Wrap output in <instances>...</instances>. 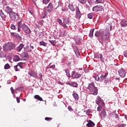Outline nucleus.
Wrapping results in <instances>:
<instances>
[{
	"label": "nucleus",
	"mask_w": 127,
	"mask_h": 127,
	"mask_svg": "<svg viewBox=\"0 0 127 127\" xmlns=\"http://www.w3.org/2000/svg\"><path fill=\"white\" fill-rule=\"evenodd\" d=\"M62 10L63 11H64V12H65V11H67V9H66V8H65V7H63L62 8Z\"/></svg>",
	"instance_id": "obj_54"
},
{
	"label": "nucleus",
	"mask_w": 127,
	"mask_h": 127,
	"mask_svg": "<svg viewBox=\"0 0 127 127\" xmlns=\"http://www.w3.org/2000/svg\"><path fill=\"white\" fill-rule=\"evenodd\" d=\"M23 47H24V45L23 44H20L19 46L16 48V51L18 52H20V51L22 50Z\"/></svg>",
	"instance_id": "obj_17"
},
{
	"label": "nucleus",
	"mask_w": 127,
	"mask_h": 127,
	"mask_svg": "<svg viewBox=\"0 0 127 127\" xmlns=\"http://www.w3.org/2000/svg\"><path fill=\"white\" fill-rule=\"evenodd\" d=\"M10 18L13 21H17L19 20V16L14 12L11 13L9 15Z\"/></svg>",
	"instance_id": "obj_4"
},
{
	"label": "nucleus",
	"mask_w": 127,
	"mask_h": 127,
	"mask_svg": "<svg viewBox=\"0 0 127 127\" xmlns=\"http://www.w3.org/2000/svg\"><path fill=\"white\" fill-rule=\"evenodd\" d=\"M68 111H71L73 110V109H72V108L71 107H68Z\"/></svg>",
	"instance_id": "obj_64"
},
{
	"label": "nucleus",
	"mask_w": 127,
	"mask_h": 127,
	"mask_svg": "<svg viewBox=\"0 0 127 127\" xmlns=\"http://www.w3.org/2000/svg\"><path fill=\"white\" fill-rule=\"evenodd\" d=\"M80 42V40H75V43L76 44H78V43H79Z\"/></svg>",
	"instance_id": "obj_60"
},
{
	"label": "nucleus",
	"mask_w": 127,
	"mask_h": 127,
	"mask_svg": "<svg viewBox=\"0 0 127 127\" xmlns=\"http://www.w3.org/2000/svg\"><path fill=\"white\" fill-rule=\"evenodd\" d=\"M57 21L60 24H62V20H61V19L58 18L57 19Z\"/></svg>",
	"instance_id": "obj_47"
},
{
	"label": "nucleus",
	"mask_w": 127,
	"mask_h": 127,
	"mask_svg": "<svg viewBox=\"0 0 127 127\" xmlns=\"http://www.w3.org/2000/svg\"><path fill=\"white\" fill-rule=\"evenodd\" d=\"M23 63H19L17 64V66H19L21 69H22L23 68Z\"/></svg>",
	"instance_id": "obj_34"
},
{
	"label": "nucleus",
	"mask_w": 127,
	"mask_h": 127,
	"mask_svg": "<svg viewBox=\"0 0 127 127\" xmlns=\"http://www.w3.org/2000/svg\"><path fill=\"white\" fill-rule=\"evenodd\" d=\"M10 90L12 94L13 95V94H14V91H13V87H11Z\"/></svg>",
	"instance_id": "obj_53"
},
{
	"label": "nucleus",
	"mask_w": 127,
	"mask_h": 127,
	"mask_svg": "<svg viewBox=\"0 0 127 127\" xmlns=\"http://www.w3.org/2000/svg\"><path fill=\"white\" fill-rule=\"evenodd\" d=\"M16 45L13 43H7L3 46V49H7L8 50H13L16 47Z\"/></svg>",
	"instance_id": "obj_3"
},
{
	"label": "nucleus",
	"mask_w": 127,
	"mask_h": 127,
	"mask_svg": "<svg viewBox=\"0 0 127 127\" xmlns=\"http://www.w3.org/2000/svg\"><path fill=\"white\" fill-rule=\"evenodd\" d=\"M58 84H60V85H64L63 82L61 81H58Z\"/></svg>",
	"instance_id": "obj_62"
},
{
	"label": "nucleus",
	"mask_w": 127,
	"mask_h": 127,
	"mask_svg": "<svg viewBox=\"0 0 127 127\" xmlns=\"http://www.w3.org/2000/svg\"><path fill=\"white\" fill-rule=\"evenodd\" d=\"M17 66H18V65H16L14 66V69L15 71H18V68H17Z\"/></svg>",
	"instance_id": "obj_49"
},
{
	"label": "nucleus",
	"mask_w": 127,
	"mask_h": 127,
	"mask_svg": "<svg viewBox=\"0 0 127 127\" xmlns=\"http://www.w3.org/2000/svg\"><path fill=\"white\" fill-rule=\"evenodd\" d=\"M124 56L125 57H126V58H127V51L124 52Z\"/></svg>",
	"instance_id": "obj_57"
},
{
	"label": "nucleus",
	"mask_w": 127,
	"mask_h": 127,
	"mask_svg": "<svg viewBox=\"0 0 127 127\" xmlns=\"http://www.w3.org/2000/svg\"><path fill=\"white\" fill-rule=\"evenodd\" d=\"M97 111L98 112H101V111H102V106H99L98 108H97Z\"/></svg>",
	"instance_id": "obj_45"
},
{
	"label": "nucleus",
	"mask_w": 127,
	"mask_h": 127,
	"mask_svg": "<svg viewBox=\"0 0 127 127\" xmlns=\"http://www.w3.org/2000/svg\"><path fill=\"white\" fill-rule=\"evenodd\" d=\"M49 42L52 44L53 46H55V44H56V43L55 42V40H49Z\"/></svg>",
	"instance_id": "obj_33"
},
{
	"label": "nucleus",
	"mask_w": 127,
	"mask_h": 127,
	"mask_svg": "<svg viewBox=\"0 0 127 127\" xmlns=\"http://www.w3.org/2000/svg\"><path fill=\"white\" fill-rule=\"evenodd\" d=\"M120 25L122 26V27H127V20L125 19H122L120 22Z\"/></svg>",
	"instance_id": "obj_13"
},
{
	"label": "nucleus",
	"mask_w": 127,
	"mask_h": 127,
	"mask_svg": "<svg viewBox=\"0 0 127 127\" xmlns=\"http://www.w3.org/2000/svg\"><path fill=\"white\" fill-rule=\"evenodd\" d=\"M94 30H95V28H93V29L90 30V33H89V37H91V38H92L93 36H94Z\"/></svg>",
	"instance_id": "obj_21"
},
{
	"label": "nucleus",
	"mask_w": 127,
	"mask_h": 127,
	"mask_svg": "<svg viewBox=\"0 0 127 127\" xmlns=\"http://www.w3.org/2000/svg\"><path fill=\"white\" fill-rule=\"evenodd\" d=\"M126 124H121V125L119 126L118 127H126Z\"/></svg>",
	"instance_id": "obj_55"
},
{
	"label": "nucleus",
	"mask_w": 127,
	"mask_h": 127,
	"mask_svg": "<svg viewBox=\"0 0 127 127\" xmlns=\"http://www.w3.org/2000/svg\"><path fill=\"white\" fill-rule=\"evenodd\" d=\"M102 55V54H97L95 55V58H100L101 56Z\"/></svg>",
	"instance_id": "obj_43"
},
{
	"label": "nucleus",
	"mask_w": 127,
	"mask_h": 127,
	"mask_svg": "<svg viewBox=\"0 0 127 127\" xmlns=\"http://www.w3.org/2000/svg\"><path fill=\"white\" fill-rule=\"evenodd\" d=\"M39 79H42V74L41 73L39 74Z\"/></svg>",
	"instance_id": "obj_58"
},
{
	"label": "nucleus",
	"mask_w": 127,
	"mask_h": 127,
	"mask_svg": "<svg viewBox=\"0 0 127 127\" xmlns=\"http://www.w3.org/2000/svg\"><path fill=\"white\" fill-rule=\"evenodd\" d=\"M82 74L81 73H79L75 71H72L71 77L72 78H74V79H79L80 78Z\"/></svg>",
	"instance_id": "obj_9"
},
{
	"label": "nucleus",
	"mask_w": 127,
	"mask_h": 127,
	"mask_svg": "<svg viewBox=\"0 0 127 127\" xmlns=\"http://www.w3.org/2000/svg\"><path fill=\"white\" fill-rule=\"evenodd\" d=\"M72 96L75 101H79V95L77 93L75 92V91L73 92Z\"/></svg>",
	"instance_id": "obj_15"
},
{
	"label": "nucleus",
	"mask_w": 127,
	"mask_h": 127,
	"mask_svg": "<svg viewBox=\"0 0 127 127\" xmlns=\"http://www.w3.org/2000/svg\"><path fill=\"white\" fill-rule=\"evenodd\" d=\"M95 80L96 81H99L100 80V77H99V76L97 75L96 76H95Z\"/></svg>",
	"instance_id": "obj_46"
},
{
	"label": "nucleus",
	"mask_w": 127,
	"mask_h": 127,
	"mask_svg": "<svg viewBox=\"0 0 127 127\" xmlns=\"http://www.w3.org/2000/svg\"><path fill=\"white\" fill-rule=\"evenodd\" d=\"M64 22L65 24H68L70 22V21L69 20V19L68 18H65L64 19Z\"/></svg>",
	"instance_id": "obj_29"
},
{
	"label": "nucleus",
	"mask_w": 127,
	"mask_h": 127,
	"mask_svg": "<svg viewBox=\"0 0 127 127\" xmlns=\"http://www.w3.org/2000/svg\"><path fill=\"white\" fill-rule=\"evenodd\" d=\"M95 2L96 3H104L105 0H96Z\"/></svg>",
	"instance_id": "obj_30"
},
{
	"label": "nucleus",
	"mask_w": 127,
	"mask_h": 127,
	"mask_svg": "<svg viewBox=\"0 0 127 127\" xmlns=\"http://www.w3.org/2000/svg\"><path fill=\"white\" fill-rule=\"evenodd\" d=\"M29 75L31 76V77H33V78H37L38 76L37 75V72L34 71H31L30 72H28Z\"/></svg>",
	"instance_id": "obj_16"
},
{
	"label": "nucleus",
	"mask_w": 127,
	"mask_h": 127,
	"mask_svg": "<svg viewBox=\"0 0 127 127\" xmlns=\"http://www.w3.org/2000/svg\"><path fill=\"white\" fill-rule=\"evenodd\" d=\"M104 83L105 84H108V83H109V79H105L104 81Z\"/></svg>",
	"instance_id": "obj_59"
},
{
	"label": "nucleus",
	"mask_w": 127,
	"mask_h": 127,
	"mask_svg": "<svg viewBox=\"0 0 127 127\" xmlns=\"http://www.w3.org/2000/svg\"><path fill=\"white\" fill-rule=\"evenodd\" d=\"M63 6V3H62V1L60 0L58 2V6L56 8V9H57L58 7Z\"/></svg>",
	"instance_id": "obj_28"
},
{
	"label": "nucleus",
	"mask_w": 127,
	"mask_h": 127,
	"mask_svg": "<svg viewBox=\"0 0 127 127\" xmlns=\"http://www.w3.org/2000/svg\"><path fill=\"white\" fill-rule=\"evenodd\" d=\"M99 117L101 118V119H105L106 117H107V113L106 112V109H103V111L99 113Z\"/></svg>",
	"instance_id": "obj_12"
},
{
	"label": "nucleus",
	"mask_w": 127,
	"mask_h": 127,
	"mask_svg": "<svg viewBox=\"0 0 127 127\" xmlns=\"http://www.w3.org/2000/svg\"><path fill=\"white\" fill-rule=\"evenodd\" d=\"M10 27H11V29H13V30L15 29V25H14V24H12L11 25Z\"/></svg>",
	"instance_id": "obj_44"
},
{
	"label": "nucleus",
	"mask_w": 127,
	"mask_h": 127,
	"mask_svg": "<svg viewBox=\"0 0 127 127\" xmlns=\"http://www.w3.org/2000/svg\"><path fill=\"white\" fill-rule=\"evenodd\" d=\"M11 83V80H9L7 81V84H10Z\"/></svg>",
	"instance_id": "obj_63"
},
{
	"label": "nucleus",
	"mask_w": 127,
	"mask_h": 127,
	"mask_svg": "<svg viewBox=\"0 0 127 127\" xmlns=\"http://www.w3.org/2000/svg\"><path fill=\"white\" fill-rule=\"evenodd\" d=\"M87 17L88 18H89V19H92L93 17H94V13H90L87 14Z\"/></svg>",
	"instance_id": "obj_27"
},
{
	"label": "nucleus",
	"mask_w": 127,
	"mask_h": 127,
	"mask_svg": "<svg viewBox=\"0 0 127 127\" xmlns=\"http://www.w3.org/2000/svg\"><path fill=\"white\" fill-rule=\"evenodd\" d=\"M65 72L66 73V75L67 77H69L70 76V72L69 71V70L66 69L65 70Z\"/></svg>",
	"instance_id": "obj_39"
},
{
	"label": "nucleus",
	"mask_w": 127,
	"mask_h": 127,
	"mask_svg": "<svg viewBox=\"0 0 127 127\" xmlns=\"http://www.w3.org/2000/svg\"><path fill=\"white\" fill-rule=\"evenodd\" d=\"M95 103L97 105H101V106H105V103H104V100L101 99L100 96H98L95 100Z\"/></svg>",
	"instance_id": "obj_7"
},
{
	"label": "nucleus",
	"mask_w": 127,
	"mask_h": 127,
	"mask_svg": "<svg viewBox=\"0 0 127 127\" xmlns=\"http://www.w3.org/2000/svg\"><path fill=\"white\" fill-rule=\"evenodd\" d=\"M66 24H65V23H62V24H61V25H62V26H63V27H64V28H67V25H66Z\"/></svg>",
	"instance_id": "obj_48"
},
{
	"label": "nucleus",
	"mask_w": 127,
	"mask_h": 127,
	"mask_svg": "<svg viewBox=\"0 0 127 127\" xmlns=\"http://www.w3.org/2000/svg\"><path fill=\"white\" fill-rule=\"evenodd\" d=\"M9 68H10V65H9V64H6L4 65V69H9Z\"/></svg>",
	"instance_id": "obj_37"
},
{
	"label": "nucleus",
	"mask_w": 127,
	"mask_h": 127,
	"mask_svg": "<svg viewBox=\"0 0 127 127\" xmlns=\"http://www.w3.org/2000/svg\"><path fill=\"white\" fill-rule=\"evenodd\" d=\"M87 89L90 92L92 93V95H94V96H97L98 95V89L95 86V83L91 82L89 84Z\"/></svg>",
	"instance_id": "obj_2"
},
{
	"label": "nucleus",
	"mask_w": 127,
	"mask_h": 127,
	"mask_svg": "<svg viewBox=\"0 0 127 127\" xmlns=\"http://www.w3.org/2000/svg\"><path fill=\"white\" fill-rule=\"evenodd\" d=\"M87 127H93L95 126V123L92 122V121L90 122L86 125Z\"/></svg>",
	"instance_id": "obj_23"
},
{
	"label": "nucleus",
	"mask_w": 127,
	"mask_h": 127,
	"mask_svg": "<svg viewBox=\"0 0 127 127\" xmlns=\"http://www.w3.org/2000/svg\"><path fill=\"white\" fill-rule=\"evenodd\" d=\"M110 30L108 28L105 29H100L96 31L95 33V36L96 37H99L98 40L100 43L104 44V39L105 41H109L110 39Z\"/></svg>",
	"instance_id": "obj_1"
},
{
	"label": "nucleus",
	"mask_w": 127,
	"mask_h": 127,
	"mask_svg": "<svg viewBox=\"0 0 127 127\" xmlns=\"http://www.w3.org/2000/svg\"><path fill=\"white\" fill-rule=\"evenodd\" d=\"M13 61L15 62H17V61H20V58H19V56L16 55L14 57Z\"/></svg>",
	"instance_id": "obj_24"
},
{
	"label": "nucleus",
	"mask_w": 127,
	"mask_h": 127,
	"mask_svg": "<svg viewBox=\"0 0 127 127\" xmlns=\"http://www.w3.org/2000/svg\"><path fill=\"white\" fill-rule=\"evenodd\" d=\"M22 29L23 30L24 32L25 33H27L29 34V33H31V30L29 29V27L27 26V25H25V24L23 23L22 25Z\"/></svg>",
	"instance_id": "obj_5"
},
{
	"label": "nucleus",
	"mask_w": 127,
	"mask_h": 127,
	"mask_svg": "<svg viewBox=\"0 0 127 127\" xmlns=\"http://www.w3.org/2000/svg\"><path fill=\"white\" fill-rule=\"evenodd\" d=\"M0 15L2 19H5L6 16H5L4 13H3V12H2V10H0Z\"/></svg>",
	"instance_id": "obj_22"
},
{
	"label": "nucleus",
	"mask_w": 127,
	"mask_h": 127,
	"mask_svg": "<svg viewBox=\"0 0 127 127\" xmlns=\"http://www.w3.org/2000/svg\"><path fill=\"white\" fill-rule=\"evenodd\" d=\"M52 8H53V5L52 3H50L47 7L44 8V11H45V10L47 9L48 12H51L52 11Z\"/></svg>",
	"instance_id": "obj_11"
},
{
	"label": "nucleus",
	"mask_w": 127,
	"mask_h": 127,
	"mask_svg": "<svg viewBox=\"0 0 127 127\" xmlns=\"http://www.w3.org/2000/svg\"><path fill=\"white\" fill-rule=\"evenodd\" d=\"M76 16L80 19L81 18V16H82V14H81V12L80 11V9H79V7H76L75 8Z\"/></svg>",
	"instance_id": "obj_14"
},
{
	"label": "nucleus",
	"mask_w": 127,
	"mask_h": 127,
	"mask_svg": "<svg viewBox=\"0 0 127 127\" xmlns=\"http://www.w3.org/2000/svg\"><path fill=\"white\" fill-rule=\"evenodd\" d=\"M46 15H47V14H46V12H45L44 16H42V18L44 19L45 17H46Z\"/></svg>",
	"instance_id": "obj_52"
},
{
	"label": "nucleus",
	"mask_w": 127,
	"mask_h": 127,
	"mask_svg": "<svg viewBox=\"0 0 127 127\" xmlns=\"http://www.w3.org/2000/svg\"><path fill=\"white\" fill-rule=\"evenodd\" d=\"M16 101H17V103H18V104H19V103H20V100L19 99V98L18 97H16Z\"/></svg>",
	"instance_id": "obj_56"
},
{
	"label": "nucleus",
	"mask_w": 127,
	"mask_h": 127,
	"mask_svg": "<svg viewBox=\"0 0 127 127\" xmlns=\"http://www.w3.org/2000/svg\"><path fill=\"white\" fill-rule=\"evenodd\" d=\"M51 68H52V69H55V64L51 65Z\"/></svg>",
	"instance_id": "obj_61"
},
{
	"label": "nucleus",
	"mask_w": 127,
	"mask_h": 127,
	"mask_svg": "<svg viewBox=\"0 0 127 127\" xmlns=\"http://www.w3.org/2000/svg\"><path fill=\"white\" fill-rule=\"evenodd\" d=\"M22 56H23L24 58H27V57H28V54H27V53H24L22 54Z\"/></svg>",
	"instance_id": "obj_35"
},
{
	"label": "nucleus",
	"mask_w": 127,
	"mask_h": 127,
	"mask_svg": "<svg viewBox=\"0 0 127 127\" xmlns=\"http://www.w3.org/2000/svg\"><path fill=\"white\" fill-rule=\"evenodd\" d=\"M99 58H100V61H101V62H105V58H104V57H103V54H102L100 56V57Z\"/></svg>",
	"instance_id": "obj_38"
},
{
	"label": "nucleus",
	"mask_w": 127,
	"mask_h": 127,
	"mask_svg": "<svg viewBox=\"0 0 127 127\" xmlns=\"http://www.w3.org/2000/svg\"><path fill=\"white\" fill-rule=\"evenodd\" d=\"M108 77V73H106L104 75H101L100 76V81L102 82L105 80Z\"/></svg>",
	"instance_id": "obj_20"
},
{
	"label": "nucleus",
	"mask_w": 127,
	"mask_h": 127,
	"mask_svg": "<svg viewBox=\"0 0 127 127\" xmlns=\"http://www.w3.org/2000/svg\"><path fill=\"white\" fill-rule=\"evenodd\" d=\"M78 1L82 4H85L87 2V0H78Z\"/></svg>",
	"instance_id": "obj_32"
},
{
	"label": "nucleus",
	"mask_w": 127,
	"mask_h": 127,
	"mask_svg": "<svg viewBox=\"0 0 127 127\" xmlns=\"http://www.w3.org/2000/svg\"><path fill=\"white\" fill-rule=\"evenodd\" d=\"M74 52L77 57H78V56H79V50H78V48H76V49L74 50Z\"/></svg>",
	"instance_id": "obj_36"
},
{
	"label": "nucleus",
	"mask_w": 127,
	"mask_h": 127,
	"mask_svg": "<svg viewBox=\"0 0 127 127\" xmlns=\"http://www.w3.org/2000/svg\"><path fill=\"white\" fill-rule=\"evenodd\" d=\"M43 22H44V20H41V21L39 22V24H40V25H43Z\"/></svg>",
	"instance_id": "obj_51"
},
{
	"label": "nucleus",
	"mask_w": 127,
	"mask_h": 127,
	"mask_svg": "<svg viewBox=\"0 0 127 127\" xmlns=\"http://www.w3.org/2000/svg\"><path fill=\"white\" fill-rule=\"evenodd\" d=\"M68 84L70 86V87H73V88H77L78 87V83L73 82H68Z\"/></svg>",
	"instance_id": "obj_18"
},
{
	"label": "nucleus",
	"mask_w": 127,
	"mask_h": 127,
	"mask_svg": "<svg viewBox=\"0 0 127 127\" xmlns=\"http://www.w3.org/2000/svg\"><path fill=\"white\" fill-rule=\"evenodd\" d=\"M34 98H35V99H36V100H38V101H43V99H42V98L40 97L39 95H35L34 96Z\"/></svg>",
	"instance_id": "obj_26"
},
{
	"label": "nucleus",
	"mask_w": 127,
	"mask_h": 127,
	"mask_svg": "<svg viewBox=\"0 0 127 127\" xmlns=\"http://www.w3.org/2000/svg\"><path fill=\"white\" fill-rule=\"evenodd\" d=\"M40 45H42V46H45L46 47L47 46V44L43 41L40 42Z\"/></svg>",
	"instance_id": "obj_31"
},
{
	"label": "nucleus",
	"mask_w": 127,
	"mask_h": 127,
	"mask_svg": "<svg viewBox=\"0 0 127 127\" xmlns=\"http://www.w3.org/2000/svg\"><path fill=\"white\" fill-rule=\"evenodd\" d=\"M68 7H69V9L71 10V11H75V8L74 7V5L69 4Z\"/></svg>",
	"instance_id": "obj_25"
},
{
	"label": "nucleus",
	"mask_w": 127,
	"mask_h": 127,
	"mask_svg": "<svg viewBox=\"0 0 127 127\" xmlns=\"http://www.w3.org/2000/svg\"><path fill=\"white\" fill-rule=\"evenodd\" d=\"M50 1V0H43V2L45 3V4H47Z\"/></svg>",
	"instance_id": "obj_40"
},
{
	"label": "nucleus",
	"mask_w": 127,
	"mask_h": 127,
	"mask_svg": "<svg viewBox=\"0 0 127 127\" xmlns=\"http://www.w3.org/2000/svg\"><path fill=\"white\" fill-rule=\"evenodd\" d=\"M118 73L120 77L122 78H125V77H126V74H127V71H126L125 69L122 68L119 70Z\"/></svg>",
	"instance_id": "obj_8"
},
{
	"label": "nucleus",
	"mask_w": 127,
	"mask_h": 127,
	"mask_svg": "<svg viewBox=\"0 0 127 127\" xmlns=\"http://www.w3.org/2000/svg\"><path fill=\"white\" fill-rule=\"evenodd\" d=\"M13 35L16 37V38H19L20 37V36H19V34L13 33Z\"/></svg>",
	"instance_id": "obj_42"
},
{
	"label": "nucleus",
	"mask_w": 127,
	"mask_h": 127,
	"mask_svg": "<svg viewBox=\"0 0 127 127\" xmlns=\"http://www.w3.org/2000/svg\"><path fill=\"white\" fill-rule=\"evenodd\" d=\"M92 10L95 12H98V11H103V10H104V7L101 5H96L93 7Z\"/></svg>",
	"instance_id": "obj_6"
},
{
	"label": "nucleus",
	"mask_w": 127,
	"mask_h": 127,
	"mask_svg": "<svg viewBox=\"0 0 127 127\" xmlns=\"http://www.w3.org/2000/svg\"><path fill=\"white\" fill-rule=\"evenodd\" d=\"M17 25H18V31L20 32L21 30L20 29L22 28V24L21 23V20H20L17 23Z\"/></svg>",
	"instance_id": "obj_19"
},
{
	"label": "nucleus",
	"mask_w": 127,
	"mask_h": 127,
	"mask_svg": "<svg viewBox=\"0 0 127 127\" xmlns=\"http://www.w3.org/2000/svg\"><path fill=\"white\" fill-rule=\"evenodd\" d=\"M0 57L2 58L3 57V53L2 51L0 52Z\"/></svg>",
	"instance_id": "obj_50"
},
{
	"label": "nucleus",
	"mask_w": 127,
	"mask_h": 127,
	"mask_svg": "<svg viewBox=\"0 0 127 127\" xmlns=\"http://www.w3.org/2000/svg\"><path fill=\"white\" fill-rule=\"evenodd\" d=\"M45 120L47 121V122H50V121H52V118L46 117Z\"/></svg>",
	"instance_id": "obj_41"
},
{
	"label": "nucleus",
	"mask_w": 127,
	"mask_h": 127,
	"mask_svg": "<svg viewBox=\"0 0 127 127\" xmlns=\"http://www.w3.org/2000/svg\"><path fill=\"white\" fill-rule=\"evenodd\" d=\"M3 9L7 13L9 14V15L12 13V9L10 8L8 6H6L3 7Z\"/></svg>",
	"instance_id": "obj_10"
}]
</instances>
